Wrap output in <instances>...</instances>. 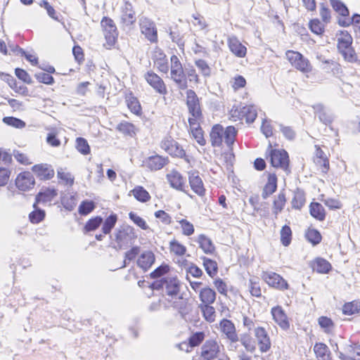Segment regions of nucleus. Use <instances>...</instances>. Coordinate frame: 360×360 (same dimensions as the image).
<instances>
[{
  "label": "nucleus",
  "mask_w": 360,
  "mask_h": 360,
  "mask_svg": "<svg viewBox=\"0 0 360 360\" xmlns=\"http://www.w3.org/2000/svg\"><path fill=\"white\" fill-rule=\"evenodd\" d=\"M199 308L205 321L212 323L216 319V311L212 304H199Z\"/></svg>",
  "instance_id": "obj_51"
},
{
  "label": "nucleus",
  "mask_w": 360,
  "mask_h": 360,
  "mask_svg": "<svg viewBox=\"0 0 360 360\" xmlns=\"http://www.w3.org/2000/svg\"><path fill=\"white\" fill-rule=\"evenodd\" d=\"M118 220V217L115 213H111L108 217H107L103 223V218L101 216H95L89 219L83 229L82 231L84 233H88L91 231H94L97 230L100 226L103 224L101 231L103 234L108 235L110 234L112 230L115 226Z\"/></svg>",
  "instance_id": "obj_5"
},
{
  "label": "nucleus",
  "mask_w": 360,
  "mask_h": 360,
  "mask_svg": "<svg viewBox=\"0 0 360 360\" xmlns=\"http://www.w3.org/2000/svg\"><path fill=\"white\" fill-rule=\"evenodd\" d=\"M199 248L205 254L214 255L216 251L215 246L212 240L205 234H200L197 238Z\"/></svg>",
  "instance_id": "obj_34"
},
{
  "label": "nucleus",
  "mask_w": 360,
  "mask_h": 360,
  "mask_svg": "<svg viewBox=\"0 0 360 360\" xmlns=\"http://www.w3.org/2000/svg\"><path fill=\"white\" fill-rule=\"evenodd\" d=\"M318 324L324 333L333 335L335 330V323L327 316H321L317 319Z\"/></svg>",
  "instance_id": "obj_38"
},
{
  "label": "nucleus",
  "mask_w": 360,
  "mask_h": 360,
  "mask_svg": "<svg viewBox=\"0 0 360 360\" xmlns=\"http://www.w3.org/2000/svg\"><path fill=\"white\" fill-rule=\"evenodd\" d=\"M227 46L230 52L236 57L243 58L247 56V47L239 40V39L232 35L226 39Z\"/></svg>",
  "instance_id": "obj_24"
},
{
  "label": "nucleus",
  "mask_w": 360,
  "mask_h": 360,
  "mask_svg": "<svg viewBox=\"0 0 360 360\" xmlns=\"http://www.w3.org/2000/svg\"><path fill=\"white\" fill-rule=\"evenodd\" d=\"M2 121L5 124L16 129H22L26 126L23 120L12 116L4 117Z\"/></svg>",
  "instance_id": "obj_59"
},
{
  "label": "nucleus",
  "mask_w": 360,
  "mask_h": 360,
  "mask_svg": "<svg viewBox=\"0 0 360 360\" xmlns=\"http://www.w3.org/2000/svg\"><path fill=\"white\" fill-rule=\"evenodd\" d=\"M306 195L302 191H295L291 200V207L292 210H301L306 204Z\"/></svg>",
  "instance_id": "obj_45"
},
{
  "label": "nucleus",
  "mask_w": 360,
  "mask_h": 360,
  "mask_svg": "<svg viewBox=\"0 0 360 360\" xmlns=\"http://www.w3.org/2000/svg\"><path fill=\"white\" fill-rule=\"evenodd\" d=\"M186 103L188 111L189 133L200 146H203L206 144V139L201 127L204 120L200 98L193 90H187Z\"/></svg>",
  "instance_id": "obj_1"
},
{
  "label": "nucleus",
  "mask_w": 360,
  "mask_h": 360,
  "mask_svg": "<svg viewBox=\"0 0 360 360\" xmlns=\"http://www.w3.org/2000/svg\"><path fill=\"white\" fill-rule=\"evenodd\" d=\"M101 26L105 39L104 46L110 49L116 44L118 37L116 25L112 18L104 16L101 20Z\"/></svg>",
  "instance_id": "obj_11"
},
{
  "label": "nucleus",
  "mask_w": 360,
  "mask_h": 360,
  "mask_svg": "<svg viewBox=\"0 0 360 360\" xmlns=\"http://www.w3.org/2000/svg\"><path fill=\"white\" fill-rule=\"evenodd\" d=\"M154 262V254L150 251H146L143 252L138 258L137 264L140 268H141L144 271H147L148 269L151 267Z\"/></svg>",
  "instance_id": "obj_43"
},
{
  "label": "nucleus",
  "mask_w": 360,
  "mask_h": 360,
  "mask_svg": "<svg viewBox=\"0 0 360 360\" xmlns=\"http://www.w3.org/2000/svg\"><path fill=\"white\" fill-rule=\"evenodd\" d=\"M309 29L312 33L318 36H323L326 30V23L319 18H314L308 23Z\"/></svg>",
  "instance_id": "obj_49"
},
{
  "label": "nucleus",
  "mask_w": 360,
  "mask_h": 360,
  "mask_svg": "<svg viewBox=\"0 0 360 360\" xmlns=\"http://www.w3.org/2000/svg\"><path fill=\"white\" fill-rule=\"evenodd\" d=\"M169 162L168 157L155 154L145 158L142 162V167L150 172L162 169Z\"/></svg>",
  "instance_id": "obj_20"
},
{
  "label": "nucleus",
  "mask_w": 360,
  "mask_h": 360,
  "mask_svg": "<svg viewBox=\"0 0 360 360\" xmlns=\"http://www.w3.org/2000/svg\"><path fill=\"white\" fill-rule=\"evenodd\" d=\"M116 129L124 136L130 138L135 137L138 131V129L133 123L127 121H122L119 123L116 127Z\"/></svg>",
  "instance_id": "obj_41"
},
{
  "label": "nucleus",
  "mask_w": 360,
  "mask_h": 360,
  "mask_svg": "<svg viewBox=\"0 0 360 360\" xmlns=\"http://www.w3.org/2000/svg\"><path fill=\"white\" fill-rule=\"evenodd\" d=\"M96 208V203L93 200H83L78 207V212L82 216H86Z\"/></svg>",
  "instance_id": "obj_56"
},
{
  "label": "nucleus",
  "mask_w": 360,
  "mask_h": 360,
  "mask_svg": "<svg viewBox=\"0 0 360 360\" xmlns=\"http://www.w3.org/2000/svg\"><path fill=\"white\" fill-rule=\"evenodd\" d=\"M170 77L171 79L181 89H186L188 87L186 75L184 72L183 65L176 55L170 57Z\"/></svg>",
  "instance_id": "obj_10"
},
{
  "label": "nucleus",
  "mask_w": 360,
  "mask_h": 360,
  "mask_svg": "<svg viewBox=\"0 0 360 360\" xmlns=\"http://www.w3.org/2000/svg\"><path fill=\"white\" fill-rule=\"evenodd\" d=\"M13 184L20 193L25 194L32 191L37 182L33 174L30 171L24 170L16 175Z\"/></svg>",
  "instance_id": "obj_13"
},
{
  "label": "nucleus",
  "mask_w": 360,
  "mask_h": 360,
  "mask_svg": "<svg viewBox=\"0 0 360 360\" xmlns=\"http://www.w3.org/2000/svg\"><path fill=\"white\" fill-rule=\"evenodd\" d=\"M238 130L233 126L225 129L219 124H214L210 131V142L213 147L222 146L223 141L227 146V150L221 153V158L227 164L232 165L235 160L233 145L236 141Z\"/></svg>",
  "instance_id": "obj_2"
},
{
  "label": "nucleus",
  "mask_w": 360,
  "mask_h": 360,
  "mask_svg": "<svg viewBox=\"0 0 360 360\" xmlns=\"http://www.w3.org/2000/svg\"><path fill=\"white\" fill-rule=\"evenodd\" d=\"M76 149L82 155H86L91 153L90 146L87 141L82 137L76 139Z\"/></svg>",
  "instance_id": "obj_60"
},
{
  "label": "nucleus",
  "mask_w": 360,
  "mask_h": 360,
  "mask_svg": "<svg viewBox=\"0 0 360 360\" xmlns=\"http://www.w3.org/2000/svg\"><path fill=\"white\" fill-rule=\"evenodd\" d=\"M292 240V231L289 225H283L280 230V240L281 243L284 247H288L290 245Z\"/></svg>",
  "instance_id": "obj_52"
},
{
  "label": "nucleus",
  "mask_w": 360,
  "mask_h": 360,
  "mask_svg": "<svg viewBox=\"0 0 360 360\" xmlns=\"http://www.w3.org/2000/svg\"><path fill=\"white\" fill-rule=\"evenodd\" d=\"M221 331L224 334L227 339L231 342L238 341V335L234 323L229 319H223L219 322Z\"/></svg>",
  "instance_id": "obj_26"
},
{
  "label": "nucleus",
  "mask_w": 360,
  "mask_h": 360,
  "mask_svg": "<svg viewBox=\"0 0 360 360\" xmlns=\"http://www.w3.org/2000/svg\"><path fill=\"white\" fill-rule=\"evenodd\" d=\"M245 105L235 104L229 111V120L231 122H242L243 120V110Z\"/></svg>",
  "instance_id": "obj_47"
},
{
  "label": "nucleus",
  "mask_w": 360,
  "mask_h": 360,
  "mask_svg": "<svg viewBox=\"0 0 360 360\" xmlns=\"http://www.w3.org/2000/svg\"><path fill=\"white\" fill-rule=\"evenodd\" d=\"M309 212L312 218L319 221H325L327 216L325 207L320 202L316 201H311L309 203Z\"/></svg>",
  "instance_id": "obj_31"
},
{
  "label": "nucleus",
  "mask_w": 360,
  "mask_h": 360,
  "mask_svg": "<svg viewBox=\"0 0 360 360\" xmlns=\"http://www.w3.org/2000/svg\"><path fill=\"white\" fill-rule=\"evenodd\" d=\"M313 352L317 360H332L331 352L328 346L322 342L314 344Z\"/></svg>",
  "instance_id": "obj_32"
},
{
  "label": "nucleus",
  "mask_w": 360,
  "mask_h": 360,
  "mask_svg": "<svg viewBox=\"0 0 360 360\" xmlns=\"http://www.w3.org/2000/svg\"><path fill=\"white\" fill-rule=\"evenodd\" d=\"M338 357L340 360H360V345H349L345 352H340Z\"/></svg>",
  "instance_id": "obj_35"
},
{
  "label": "nucleus",
  "mask_w": 360,
  "mask_h": 360,
  "mask_svg": "<svg viewBox=\"0 0 360 360\" xmlns=\"http://www.w3.org/2000/svg\"><path fill=\"white\" fill-rule=\"evenodd\" d=\"M188 186L192 193L200 198H206L207 188L202 176L198 170L194 169L187 172Z\"/></svg>",
  "instance_id": "obj_12"
},
{
  "label": "nucleus",
  "mask_w": 360,
  "mask_h": 360,
  "mask_svg": "<svg viewBox=\"0 0 360 360\" xmlns=\"http://www.w3.org/2000/svg\"><path fill=\"white\" fill-rule=\"evenodd\" d=\"M166 180L170 188L175 191L188 193L186 177L177 169H173L166 174Z\"/></svg>",
  "instance_id": "obj_17"
},
{
  "label": "nucleus",
  "mask_w": 360,
  "mask_h": 360,
  "mask_svg": "<svg viewBox=\"0 0 360 360\" xmlns=\"http://www.w3.org/2000/svg\"><path fill=\"white\" fill-rule=\"evenodd\" d=\"M278 188V178L275 173H267V181L264 186L262 190V198H267L274 193H275Z\"/></svg>",
  "instance_id": "obj_30"
},
{
  "label": "nucleus",
  "mask_w": 360,
  "mask_h": 360,
  "mask_svg": "<svg viewBox=\"0 0 360 360\" xmlns=\"http://www.w3.org/2000/svg\"><path fill=\"white\" fill-rule=\"evenodd\" d=\"M255 338L250 333H245L241 335V345L250 352L256 350L257 345L261 353L268 352L271 348V341L267 330L262 326H257L254 329Z\"/></svg>",
  "instance_id": "obj_3"
},
{
  "label": "nucleus",
  "mask_w": 360,
  "mask_h": 360,
  "mask_svg": "<svg viewBox=\"0 0 360 360\" xmlns=\"http://www.w3.org/2000/svg\"><path fill=\"white\" fill-rule=\"evenodd\" d=\"M161 282L165 285L166 295L169 297V306L179 309L184 307L186 300L180 293L181 283L179 278L176 276L165 277Z\"/></svg>",
  "instance_id": "obj_4"
},
{
  "label": "nucleus",
  "mask_w": 360,
  "mask_h": 360,
  "mask_svg": "<svg viewBox=\"0 0 360 360\" xmlns=\"http://www.w3.org/2000/svg\"><path fill=\"white\" fill-rule=\"evenodd\" d=\"M213 284L214 288L220 295L225 297L228 295V285L222 278H215L213 281Z\"/></svg>",
  "instance_id": "obj_62"
},
{
  "label": "nucleus",
  "mask_w": 360,
  "mask_h": 360,
  "mask_svg": "<svg viewBox=\"0 0 360 360\" xmlns=\"http://www.w3.org/2000/svg\"><path fill=\"white\" fill-rule=\"evenodd\" d=\"M129 218L142 230H147L149 229V226L147 224L146 220L141 217L139 216L136 213L130 212L129 213Z\"/></svg>",
  "instance_id": "obj_63"
},
{
  "label": "nucleus",
  "mask_w": 360,
  "mask_h": 360,
  "mask_svg": "<svg viewBox=\"0 0 360 360\" xmlns=\"http://www.w3.org/2000/svg\"><path fill=\"white\" fill-rule=\"evenodd\" d=\"M285 55L288 63L296 70L307 75L312 72L313 66L309 60L300 52L288 50L285 51Z\"/></svg>",
  "instance_id": "obj_9"
},
{
  "label": "nucleus",
  "mask_w": 360,
  "mask_h": 360,
  "mask_svg": "<svg viewBox=\"0 0 360 360\" xmlns=\"http://www.w3.org/2000/svg\"><path fill=\"white\" fill-rule=\"evenodd\" d=\"M286 203V193L284 190H282L274 197L272 200L271 211L275 218H277L278 214L283 211Z\"/></svg>",
  "instance_id": "obj_29"
},
{
  "label": "nucleus",
  "mask_w": 360,
  "mask_h": 360,
  "mask_svg": "<svg viewBox=\"0 0 360 360\" xmlns=\"http://www.w3.org/2000/svg\"><path fill=\"white\" fill-rule=\"evenodd\" d=\"M124 100L131 112L138 116L142 114V107L139 99L134 95L133 92L127 93L124 96Z\"/></svg>",
  "instance_id": "obj_33"
},
{
  "label": "nucleus",
  "mask_w": 360,
  "mask_h": 360,
  "mask_svg": "<svg viewBox=\"0 0 360 360\" xmlns=\"http://www.w3.org/2000/svg\"><path fill=\"white\" fill-rule=\"evenodd\" d=\"M176 222L179 224L181 230V234L186 237H190L195 233L194 225L186 218H176Z\"/></svg>",
  "instance_id": "obj_50"
},
{
  "label": "nucleus",
  "mask_w": 360,
  "mask_h": 360,
  "mask_svg": "<svg viewBox=\"0 0 360 360\" xmlns=\"http://www.w3.org/2000/svg\"><path fill=\"white\" fill-rule=\"evenodd\" d=\"M57 178L60 184L68 187H72L75 184L74 175L66 167L58 169Z\"/></svg>",
  "instance_id": "obj_36"
},
{
  "label": "nucleus",
  "mask_w": 360,
  "mask_h": 360,
  "mask_svg": "<svg viewBox=\"0 0 360 360\" xmlns=\"http://www.w3.org/2000/svg\"><path fill=\"white\" fill-rule=\"evenodd\" d=\"M304 236L313 246L319 245L322 240V236L319 231L311 227H309L306 230Z\"/></svg>",
  "instance_id": "obj_48"
},
{
  "label": "nucleus",
  "mask_w": 360,
  "mask_h": 360,
  "mask_svg": "<svg viewBox=\"0 0 360 360\" xmlns=\"http://www.w3.org/2000/svg\"><path fill=\"white\" fill-rule=\"evenodd\" d=\"M266 158L273 167L281 169L287 174H289L291 172L290 167V158L285 150L273 148L270 143L266 150Z\"/></svg>",
  "instance_id": "obj_6"
},
{
  "label": "nucleus",
  "mask_w": 360,
  "mask_h": 360,
  "mask_svg": "<svg viewBox=\"0 0 360 360\" xmlns=\"http://www.w3.org/2000/svg\"><path fill=\"white\" fill-rule=\"evenodd\" d=\"M31 170L40 181H49L55 176V170L51 164L45 162L35 164L32 167Z\"/></svg>",
  "instance_id": "obj_22"
},
{
  "label": "nucleus",
  "mask_w": 360,
  "mask_h": 360,
  "mask_svg": "<svg viewBox=\"0 0 360 360\" xmlns=\"http://www.w3.org/2000/svg\"><path fill=\"white\" fill-rule=\"evenodd\" d=\"M160 146L172 158L183 159L188 163L191 161V157L186 154L183 146L171 136L164 137L160 141Z\"/></svg>",
  "instance_id": "obj_8"
},
{
  "label": "nucleus",
  "mask_w": 360,
  "mask_h": 360,
  "mask_svg": "<svg viewBox=\"0 0 360 360\" xmlns=\"http://www.w3.org/2000/svg\"><path fill=\"white\" fill-rule=\"evenodd\" d=\"M129 194H131L137 201L142 203L147 202L151 199V196L148 191L142 186H136L130 191Z\"/></svg>",
  "instance_id": "obj_44"
},
{
  "label": "nucleus",
  "mask_w": 360,
  "mask_h": 360,
  "mask_svg": "<svg viewBox=\"0 0 360 360\" xmlns=\"http://www.w3.org/2000/svg\"><path fill=\"white\" fill-rule=\"evenodd\" d=\"M133 231V228L126 227L119 229L115 234V240L120 245L127 243L131 238L129 234Z\"/></svg>",
  "instance_id": "obj_54"
},
{
  "label": "nucleus",
  "mask_w": 360,
  "mask_h": 360,
  "mask_svg": "<svg viewBox=\"0 0 360 360\" xmlns=\"http://www.w3.org/2000/svg\"><path fill=\"white\" fill-rule=\"evenodd\" d=\"M311 268L314 271L319 274H328L332 269L330 263L326 259L317 257L314 259L311 263Z\"/></svg>",
  "instance_id": "obj_42"
},
{
  "label": "nucleus",
  "mask_w": 360,
  "mask_h": 360,
  "mask_svg": "<svg viewBox=\"0 0 360 360\" xmlns=\"http://www.w3.org/2000/svg\"><path fill=\"white\" fill-rule=\"evenodd\" d=\"M139 27L141 33L150 44L158 42V30L153 20L146 17L141 18L139 21Z\"/></svg>",
  "instance_id": "obj_19"
},
{
  "label": "nucleus",
  "mask_w": 360,
  "mask_h": 360,
  "mask_svg": "<svg viewBox=\"0 0 360 360\" xmlns=\"http://www.w3.org/2000/svg\"><path fill=\"white\" fill-rule=\"evenodd\" d=\"M144 79L147 84L158 94L164 97L168 94L169 91L167 84L159 75L153 70L146 72L144 75Z\"/></svg>",
  "instance_id": "obj_16"
},
{
  "label": "nucleus",
  "mask_w": 360,
  "mask_h": 360,
  "mask_svg": "<svg viewBox=\"0 0 360 360\" xmlns=\"http://www.w3.org/2000/svg\"><path fill=\"white\" fill-rule=\"evenodd\" d=\"M45 212L37 207L29 214V219L32 224H39L45 218Z\"/></svg>",
  "instance_id": "obj_61"
},
{
  "label": "nucleus",
  "mask_w": 360,
  "mask_h": 360,
  "mask_svg": "<svg viewBox=\"0 0 360 360\" xmlns=\"http://www.w3.org/2000/svg\"><path fill=\"white\" fill-rule=\"evenodd\" d=\"M342 314L345 316L360 314V300L356 299L345 302L342 307Z\"/></svg>",
  "instance_id": "obj_40"
},
{
  "label": "nucleus",
  "mask_w": 360,
  "mask_h": 360,
  "mask_svg": "<svg viewBox=\"0 0 360 360\" xmlns=\"http://www.w3.org/2000/svg\"><path fill=\"white\" fill-rule=\"evenodd\" d=\"M120 25L124 27L131 28L136 22V11L129 1H124L120 8Z\"/></svg>",
  "instance_id": "obj_18"
},
{
  "label": "nucleus",
  "mask_w": 360,
  "mask_h": 360,
  "mask_svg": "<svg viewBox=\"0 0 360 360\" xmlns=\"http://www.w3.org/2000/svg\"><path fill=\"white\" fill-rule=\"evenodd\" d=\"M341 27H348L353 25L354 31L360 32V15L355 13L351 18L349 16L345 20H342Z\"/></svg>",
  "instance_id": "obj_57"
},
{
  "label": "nucleus",
  "mask_w": 360,
  "mask_h": 360,
  "mask_svg": "<svg viewBox=\"0 0 360 360\" xmlns=\"http://www.w3.org/2000/svg\"><path fill=\"white\" fill-rule=\"evenodd\" d=\"M151 58L153 63L154 68L162 74H167L169 70V65L167 55L164 51L159 48L155 47L152 52Z\"/></svg>",
  "instance_id": "obj_21"
},
{
  "label": "nucleus",
  "mask_w": 360,
  "mask_h": 360,
  "mask_svg": "<svg viewBox=\"0 0 360 360\" xmlns=\"http://www.w3.org/2000/svg\"><path fill=\"white\" fill-rule=\"evenodd\" d=\"M16 162L23 166H30L32 164V161L31 160L30 156L23 152L20 150H13V155Z\"/></svg>",
  "instance_id": "obj_58"
},
{
  "label": "nucleus",
  "mask_w": 360,
  "mask_h": 360,
  "mask_svg": "<svg viewBox=\"0 0 360 360\" xmlns=\"http://www.w3.org/2000/svg\"><path fill=\"white\" fill-rule=\"evenodd\" d=\"M243 120L247 124H252L257 117V110L254 104L245 105Z\"/></svg>",
  "instance_id": "obj_53"
},
{
  "label": "nucleus",
  "mask_w": 360,
  "mask_h": 360,
  "mask_svg": "<svg viewBox=\"0 0 360 360\" xmlns=\"http://www.w3.org/2000/svg\"><path fill=\"white\" fill-rule=\"evenodd\" d=\"M262 279L270 288L284 291L289 289L288 281L280 274L269 271H264L261 275Z\"/></svg>",
  "instance_id": "obj_14"
},
{
  "label": "nucleus",
  "mask_w": 360,
  "mask_h": 360,
  "mask_svg": "<svg viewBox=\"0 0 360 360\" xmlns=\"http://www.w3.org/2000/svg\"><path fill=\"white\" fill-rule=\"evenodd\" d=\"M169 250L171 255L176 257L182 258L187 253L186 246L175 238L169 241Z\"/></svg>",
  "instance_id": "obj_37"
},
{
  "label": "nucleus",
  "mask_w": 360,
  "mask_h": 360,
  "mask_svg": "<svg viewBox=\"0 0 360 360\" xmlns=\"http://www.w3.org/2000/svg\"><path fill=\"white\" fill-rule=\"evenodd\" d=\"M314 162L321 172L328 173L330 169L329 159L319 145L315 146Z\"/></svg>",
  "instance_id": "obj_27"
},
{
  "label": "nucleus",
  "mask_w": 360,
  "mask_h": 360,
  "mask_svg": "<svg viewBox=\"0 0 360 360\" xmlns=\"http://www.w3.org/2000/svg\"><path fill=\"white\" fill-rule=\"evenodd\" d=\"M217 297L216 292L210 287L206 286L199 291L200 304H213Z\"/></svg>",
  "instance_id": "obj_39"
},
{
  "label": "nucleus",
  "mask_w": 360,
  "mask_h": 360,
  "mask_svg": "<svg viewBox=\"0 0 360 360\" xmlns=\"http://www.w3.org/2000/svg\"><path fill=\"white\" fill-rule=\"evenodd\" d=\"M271 315L274 321L283 330H288L290 327V319L281 305H276L271 309Z\"/></svg>",
  "instance_id": "obj_23"
},
{
  "label": "nucleus",
  "mask_w": 360,
  "mask_h": 360,
  "mask_svg": "<svg viewBox=\"0 0 360 360\" xmlns=\"http://www.w3.org/2000/svg\"><path fill=\"white\" fill-rule=\"evenodd\" d=\"M205 337L203 332H196L190 336L188 344L191 347L199 346L204 340Z\"/></svg>",
  "instance_id": "obj_64"
},
{
  "label": "nucleus",
  "mask_w": 360,
  "mask_h": 360,
  "mask_svg": "<svg viewBox=\"0 0 360 360\" xmlns=\"http://www.w3.org/2000/svg\"><path fill=\"white\" fill-rule=\"evenodd\" d=\"M201 259L202 260L203 267L207 275L212 278H214L218 274L219 268L217 262L206 257H202Z\"/></svg>",
  "instance_id": "obj_46"
},
{
  "label": "nucleus",
  "mask_w": 360,
  "mask_h": 360,
  "mask_svg": "<svg viewBox=\"0 0 360 360\" xmlns=\"http://www.w3.org/2000/svg\"><path fill=\"white\" fill-rule=\"evenodd\" d=\"M58 195V191L54 187H43L36 195L33 207L36 208L39 203L45 204L51 202Z\"/></svg>",
  "instance_id": "obj_25"
},
{
  "label": "nucleus",
  "mask_w": 360,
  "mask_h": 360,
  "mask_svg": "<svg viewBox=\"0 0 360 360\" xmlns=\"http://www.w3.org/2000/svg\"><path fill=\"white\" fill-rule=\"evenodd\" d=\"M220 354V346L215 340H207L200 348V352L192 360H214Z\"/></svg>",
  "instance_id": "obj_15"
},
{
  "label": "nucleus",
  "mask_w": 360,
  "mask_h": 360,
  "mask_svg": "<svg viewBox=\"0 0 360 360\" xmlns=\"http://www.w3.org/2000/svg\"><path fill=\"white\" fill-rule=\"evenodd\" d=\"M333 11L338 14V24L341 27L342 20H345L349 15V11L341 0H330Z\"/></svg>",
  "instance_id": "obj_28"
},
{
  "label": "nucleus",
  "mask_w": 360,
  "mask_h": 360,
  "mask_svg": "<svg viewBox=\"0 0 360 360\" xmlns=\"http://www.w3.org/2000/svg\"><path fill=\"white\" fill-rule=\"evenodd\" d=\"M337 48L342 55L345 60L348 62H355L357 60L356 54L352 44L353 39L346 30H340L336 34Z\"/></svg>",
  "instance_id": "obj_7"
},
{
  "label": "nucleus",
  "mask_w": 360,
  "mask_h": 360,
  "mask_svg": "<svg viewBox=\"0 0 360 360\" xmlns=\"http://www.w3.org/2000/svg\"><path fill=\"white\" fill-rule=\"evenodd\" d=\"M248 290L250 295L255 297L262 296V288L260 282L257 277H253L248 281Z\"/></svg>",
  "instance_id": "obj_55"
}]
</instances>
